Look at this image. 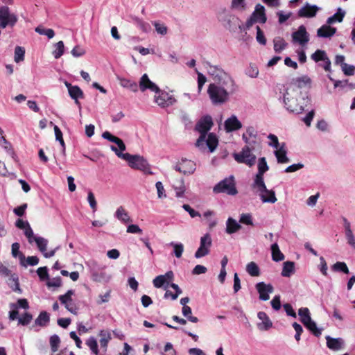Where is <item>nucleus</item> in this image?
<instances>
[{"label": "nucleus", "mask_w": 355, "mask_h": 355, "mask_svg": "<svg viewBox=\"0 0 355 355\" xmlns=\"http://www.w3.org/2000/svg\"><path fill=\"white\" fill-rule=\"evenodd\" d=\"M284 108L290 112L300 114L311 103L309 94L306 91H298L295 87H286L282 94Z\"/></svg>", "instance_id": "f257e3e1"}, {"label": "nucleus", "mask_w": 355, "mask_h": 355, "mask_svg": "<svg viewBox=\"0 0 355 355\" xmlns=\"http://www.w3.org/2000/svg\"><path fill=\"white\" fill-rule=\"evenodd\" d=\"M237 89L235 81L234 85L228 87L220 83H211L208 86L207 94L214 105H221L230 101V96Z\"/></svg>", "instance_id": "f03ea898"}, {"label": "nucleus", "mask_w": 355, "mask_h": 355, "mask_svg": "<svg viewBox=\"0 0 355 355\" xmlns=\"http://www.w3.org/2000/svg\"><path fill=\"white\" fill-rule=\"evenodd\" d=\"M110 148L115 153L118 157L125 160L129 166L134 169H137L144 171V173H151L150 171L149 164L147 160L142 156L139 155H130L129 153H121L115 147L111 146Z\"/></svg>", "instance_id": "7ed1b4c3"}, {"label": "nucleus", "mask_w": 355, "mask_h": 355, "mask_svg": "<svg viewBox=\"0 0 355 355\" xmlns=\"http://www.w3.org/2000/svg\"><path fill=\"white\" fill-rule=\"evenodd\" d=\"M208 73L212 76L214 83H220L228 87L234 85L233 78L219 66L209 64Z\"/></svg>", "instance_id": "20e7f679"}, {"label": "nucleus", "mask_w": 355, "mask_h": 355, "mask_svg": "<svg viewBox=\"0 0 355 355\" xmlns=\"http://www.w3.org/2000/svg\"><path fill=\"white\" fill-rule=\"evenodd\" d=\"M214 125L212 117L210 115H205L200 119L196 125V130L200 133V136L196 141L198 147H204V143L209 130Z\"/></svg>", "instance_id": "39448f33"}, {"label": "nucleus", "mask_w": 355, "mask_h": 355, "mask_svg": "<svg viewBox=\"0 0 355 355\" xmlns=\"http://www.w3.org/2000/svg\"><path fill=\"white\" fill-rule=\"evenodd\" d=\"M213 191L216 193H225L231 196L237 194L238 191L236 188L234 177L230 175L228 178L220 181L214 186Z\"/></svg>", "instance_id": "423d86ee"}, {"label": "nucleus", "mask_w": 355, "mask_h": 355, "mask_svg": "<svg viewBox=\"0 0 355 355\" xmlns=\"http://www.w3.org/2000/svg\"><path fill=\"white\" fill-rule=\"evenodd\" d=\"M300 321L312 334L319 337L322 334V329L317 327L316 323L311 319L309 309L306 307L300 308L298 310Z\"/></svg>", "instance_id": "0eeeda50"}, {"label": "nucleus", "mask_w": 355, "mask_h": 355, "mask_svg": "<svg viewBox=\"0 0 355 355\" xmlns=\"http://www.w3.org/2000/svg\"><path fill=\"white\" fill-rule=\"evenodd\" d=\"M218 20L226 29H228L231 32H236L237 28L240 30L244 28V27L240 24V20L237 17L226 11H223L219 14Z\"/></svg>", "instance_id": "6e6552de"}, {"label": "nucleus", "mask_w": 355, "mask_h": 355, "mask_svg": "<svg viewBox=\"0 0 355 355\" xmlns=\"http://www.w3.org/2000/svg\"><path fill=\"white\" fill-rule=\"evenodd\" d=\"M242 138L245 143L244 147L256 150L261 146V139L258 135L257 131L252 126L247 128L245 132L242 135Z\"/></svg>", "instance_id": "1a4fd4ad"}, {"label": "nucleus", "mask_w": 355, "mask_h": 355, "mask_svg": "<svg viewBox=\"0 0 355 355\" xmlns=\"http://www.w3.org/2000/svg\"><path fill=\"white\" fill-rule=\"evenodd\" d=\"M252 187L259 193L260 199L263 203H275L277 202V199L275 196V191L266 188L264 180L262 181L261 184L257 182H253Z\"/></svg>", "instance_id": "9d476101"}, {"label": "nucleus", "mask_w": 355, "mask_h": 355, "mask_svg": "<svg viewBox=\"0 0 355 355\" xmlns=\"http://www.w3.org/2000/svg\"><path fill=\"white\" fill-rule=\"evenodd\" d=\"M17 21V17L15 14L11 13L8 6L0 7V28H5L6 26H14Z\"/></svg>", "instance_id": "9b49d317"}, {"label": "nucleus", "mask_w": 355, "mask_h": 355, "mask_svg": "<svg viewBox=\"0 0 355 355\" xmlns=\"http://www.w3.org/2000/svg\"><path fill=\"white\" fill-rule=\"evenodd\" d=\"M253 150L252 149L243 147L240 153H234L233 157L237 162L252 166L256 162V156L252 153Z\"/></svg>", "instance_id": "f8f14e48"}, {"label": "nucleus", "mask_w": 355, "mask_h": 355, "mask_svg": "<svg viewBox=\"0 0 355 355\" xmlns=\"http://www.w3.org/2000/svg\"><path fill=\"white\" fill-rule=\"evenodd\" d=\"M154 98L155 103L161 107L171 106L176 102V99L172 94L160 90V89L157 93H155Z\"/></svg>", "instance_id": "ddd939ff"}, {"label": "nucleus", "mask_w": 355, "mask_h": 355, "mask_svg": "<svg viewBox=\"0 0 355 355\" xmlns=\"http://www.w3.org/2000/svg\"><path fill=\"white\" fill-rule=\"evenodd\" d=\"M211 244L212 240L210 234H205L200 238V247L195 252V257L199 259L209 254Z\"/></svg>", "instance_id": "4468645a"}, {"label": "nucleus", "mask_w": 355, "mask_h": 355, "mask_svg": "<svg viewBox=\"0 0 355 355\" xmlns=\"http://www.w3.org/2000/svg\"><path fill=\"white\" fill-rule=\"evenodd\" d=\"M74 291L69 290L65 294L60 295L58 299L70 313L76 315L78 313V306L72 299Z\"/></svg>", "instance_id": "2eb2a0df"}, {"label": "nucleus", "mask_w": 355, "mask_h": 355, "mask_svg": "<svg viewBox=\"0 0 355 355\" xmlns=\"http://www.w3.org/2000/svg\"><path fill=\"white\" fill-rule=\"evenodd\" d=\"M174 169L184 175L193 174L196 171V164L189 159L182 158L175 166Z\"/></svg>", "instance_id": "dca6fc26"}, {"label": "nucleus", "mask_w": 355, "mask_h": 355, "mask_svg": "<svg viewBox=\"0 0 355 355\" xmlns=\"http://www.w3.org/2000/svg\"><path fill=\"white\" fill-rule=\"evenodd\" d=\"M292 41L301 46H304L309 41V34L307 33L304 26L301 25L297 31L292 33Z\"/></svg>", "instance_id": "f3484780"}, {"label": "nucleus", "mask_w": 355, "mask_h": 355, "mask_svg": "<svg viewBox=\"0 0 355 355\" xmlns=\"http://www.w3.org/2000/svg\"><path fill=\"white\" fill-rule=\"evenodd\" d=\"M255 288L259 294V299L263 301L269 300V294L274 291V288L272 284H266L263 282L257 283L255 285Z\"/></svg>", "instance_id": "a211bd4d"}, {"label": "nucleus", "mask_w": 355, "mask_h": 355, "mask_svg": "<svg viewBox=\"0 0 355 355\" xmlns=\"http://www.w3.org/2000/svg\"><path fill=\"white\" fill-rule=\"evenodd\" d=\"M320 8L316 5H311L309 3H306L303 7H302L297 12V15L300 17L311 18L316 15Z\"/></svg>", "instance_id": "6ab92c4d"}, {"label": "nucleus", "mask_w": 355, "mask_h": 355, "mask_svg": "<svg viewBox=\"0 0 355 355\" xmlns=\"http://www.w3.org/2000/svg\"><path fill=\"white\" fill-rule=\"evenodd\" d=\"M64 85L68 89L70 97L75 101V103L80 108V103L78 101V98H83L84 96L81 89L78 86H73L67 81L64 82Z\"/></svg>", "instance_id": "aec40b11"}, {"label": "nucleus", "mask_w": 355, "mask_h": 355, "mask_svg": "<svg viewBox=\"0 0 355 355\" xmlns=\"http://www.w3.org/2000/svg\"><path fill=\"white\" fill-rule=\"evenodd\" d=\"M139 89L141 92H145L147 89H149L151 92L155 93H157L159 92V87L152 82L148 75L144 73L140 78L139 80Z\"/></svg>", "instance_id": "412c9836"}, {"label": "nucleus", "mask_w": 355, "mask_h": 355, "mask_svg": "<svg viewBox=\"0 0 355 355\" xmlns=\"http://www.w3.org/2000/svg\"><path fill=\"white\" fill-rule=\"evenodd\" d=\"M311 80L308 76H302L292 79L291 83L286 87H295L298 91H302V89L307 86L308 88L311 87Z\"/></svg>", "instance_id": "4be33fe9"}, {"label": "nucleus", "mask_w": 355, "mask_h": 355, "mask_svg": "<svg viewBox=\"0 0 355 355\" xmlns=\"http://www.w3.org/2000/svg\"><path fill=\"white\" fill-rule=\"evenodd\" d=\"M269 167L267 164L265 157H261L258 161V173H257L253 182H259L260 184L263 181V174L268 171Z\"/></svg>", "instance_id": "5701e85b"}, {"label": "nucleus", "mask_w": 355, "mask_h": 355, "mask_svg": "<svg viewBox=\"0 0 355 355\" xmlns=\"http://www.w3.org/2000/svg\"><path fill=\"white\" fill-rule=\"evenodd\" d=\"M242 127V123L235 115H232L225 121V130L227 132L238 130Z\"/></svg>", "instance_id": "b1692460"}, {"label": "nucleus", "mask_w": 355, "mask_h": 355, "mask_svg": "<svg viewBox=\"0 0 355 355\" xmlns=\"http://www.w3.org/2000/svg\"><path fill=\"white\" fill-rule=\"evenodd\" d=\"M327 340V346L329 349L334 351H338L343 349L345 345V341L341 338H334L330 336L325 337Z\"/></svg>", "instance_id": "393cba45"}, {"label": "nucleus", "mask_w": 355, "mask_h": 355, "mask_svg": "<svg viewBox=\"0 0 355 355\" xmlns=\"http://www.w3.org/2000/svg\"><path fill=\"white\" fill-rule=\"evenodd\" d=\"M257 317L261 320L257 324V327L261 331H267L272 326V322L265 312L260 311L257 314Z\"/></svg>", "instance_id": "a878e982"}, {"label": "nucleus", "mask_w": 355, "mask_h": 355, "mask_svg": "<svg viewBox=\"0 0 355 355\" xmlns=\"http://www.w3.org/2000/svg\"><path fill=\"white\" fill-rule=\"evenodd\" d=\"M274 154L279 164H285L290 162L289 158L287 157V150L285 143L281 144L279 148L275 150Z\"/></svg>", "instance_id": "bb28decb"}, {"label": "nucleus", "mask_w": 355, "mask_h": 355, "mask_svg": "<svg viewBox=\"0 0 355 355\" xmlns=\"http://www.w3.org/2000/svg\"><path fill=\"white\" fill-rule=\"evenodd\" d=\"M252 16L257 19L258 22L261 24L266 23L267 17L265 13V8L261 4H257L255 7L254 11L252 12Z\"/></svg>", "instance_id": "cd10ccee"}, {"label": "nucleus", "mask_w": 355, "mask_h": 355, "mask_svg": "<svg viewBox=\"0 0 355 355\" xmlns=\"http://www.w3.org/2000/svg\"><path fill=\"white\" fill-rule=\"evenodd\" d=\"M241 229V225L235 219L230 217L226 221V233L232 234Z\"/></svg>", "instance_id": "c85d7f7f"}, {"label": "nucleus", "mask_w": 355, "mask_h": 355, "mask_svg": "<svg viewBox=\"0 0 355 355\" xmlns=\"http://www.w3.org/2000/svg\"><path fill=\"white\" fill-rule=\"evenodd\" d=\"M336 28L331 27L329 25H323L318 29L317 35L320 37H330L336 33Z\"/></svg>", "instance_id": "c756f323"}, {"label": "nucleus", "mask_w": 355, "mask_h": 355, "mask_svg": "<svg viewBox=\"0 0 355 355\" xmlns=\"http://www.w3.org/2000/svg\"><path fill=\"white\" fill-rule=\"evenodd\" d=\"M114 216L123 223H128L132 221L128 211L122 206L117 208Z\"/></svg>", "instance_id": "7c9ffc66"}, {"label": "nucleus", "mask_w": 355, "mask_h": 355, "mask_svg": "<svg viewBox=\"0 0 355 355\" xmlns=\"http://www.w3.org/2000/svg\"><path fill=\"white\" fill-rule=\"evenodd\" d=\"M205 144H206L210 152H214L218 146V140L215 134L209 133L206 136Z\"/></svg>", "instance_id": "2f4dec72"}, {"label": "nucleus", "mask_w": 355, "mask_h": 355, "mask_svg": "<svg viewBox=\"0 0 355 355\" xmlns=\"http://www.w3.org/2000/svg\"><path fill=\"white\" fill-rule=\"evenodd\" d=\"M272 259L274 261H280L284 259V254L280 251L277 243H274L271 245Z\"/></svg>", "instance_id": "473e14b6"}, {"label": "nucleus", "mask_w": 355, "mask_h": 355, "mask_svg": "<svg viewBox=\"0 0 355 355\" xmlns=\"http://www.w3.org/2000/svg\"><path fill=\"white\" fill-rule=\"evenodd\" d=\"M39 263V259L36 256H29L26 259L23 254H20V263L21 266L26 267L29 266H36Z\"/></svg>", "instance_id": "72a5a7b5"}, {"label": "nucleus", "mask_w": 355, "mask_h": 355, "mask_svg": "<svg viewBox=\"0 0 355 355\" xmlns=\"http://www.w3.org/2000/svg\"><path fill=\"white\" fill-rule=\"evenodd\" d=\"M99 336H101V339L99 340L100 345L101 347L105 349V351H106L108 343L111 340V334L108 331L105 330H101L99 332Z\"/></svg>", "instance_id": "f704fd0d"}, {"label": "nucleus", "mask_w": 355, "mask_h": 355, "mask_svg": "<svg viewBox=\"0 0 355 355\" xmlns=\"http://www.w3.org/2000/svg\"><path fill=\"white\" fill-rule=\"evenodd\" d=\"M295 271L294 263L292 261H286L284 263L282 275L285 277H289Z\"/></svg>", "instance_id": "c9c22d12"}, {"label": "nucleus", "mask_w": 355, "mask_h": 355, "mask_svg": "<svg viewBox=\"0 0 355 355\" xmlns=\"http://www.w3.org/2000/svg\"><path fill=\"white\" fill-rule=\"evenodd\" d=\"M173 189L175 191V194L178 198H181L184 196L185 192V186L183 179H180L173 184Z\"/></svg>", "instance_id": "e433bc0d"}, {"label": "nucleus", "mask_w": 355, "mask_h": 355, "mask_svg": "<svg viewBox=\"0 0 355 355\" xmlns=\"http://www.w3.org/2000/svg\"><path fill=\"white\" fill-rule=\"evenodd\" d=\"M345 15V12L339 8L336 13L328 18L327 22L328 24H331L336 21L342 22Z\"/></svg>", "instance_id": "4c0bfd02"}, {"label": "nucleus", "mask_w": 355, "mask_h": 355, "mask_svg": "<svg viewBox=\"0 0 355 355\" xmlns=\"http://www.w3.org/2000/svg\"><path fill=\"white\" fill-rule=\"evenodd\" d=\"M8 285L14 291L18 292L19 293H21V290L19 287L18 277L17 275L12 274L10 276V278L8 279Z\"/></svg>", "instance_id": "58836bf2"}, {"label": "nucleus", "mask_w": 355, "mask_h": 355, "mask_svg": "<svg viewBox=\"0 0 355 355\" xmlns=\"http://www.w3.org/2000/svg\"><path fill=\"white\" fill-rule=\"evenodd\" d=\"M132 22L136 24L142 31L148 32L150 28V25L138 17H131Z\"/></svg>", "instance_id": "ea45409f"}, {"label": "nucleus", "mask_w": 355, "mask_h": 355, "mask_svg": "<svg viewBox=\"0 0 355 355\" xmlns=\"http://www.w3.org/2000/svg\"><path fill=\"white\" fill-rule=\"evenodd\" d=\"M246 271L252 277H257L260 275L259 268L254 261H251L247 264Z\"/></svg>", "instance_id": "a19ab883"}, {"label": "nucleus", "mask_w": 355, "mask_h": 355, "mask_svg": "<svg viewBox=\"0 0 355 355\" xmlns=\"http://www.w3.org/2000/svg\"><path fill=\"white\" fill-rule=\"evenodd\" d=\"M274 50L276 53H280L286 46L287 44L285 40L280 37H277L273 40Z\"/></svg>", "instance_id": "79ce46f5"}, {"label": "nucleus", "mask_w": 355, "mask_h": 355, "mask_svg": "<svg viewBox=\"0 0 355 355\" xmlns=\"http://www.w3.org/2000/svg\"><path fill=\"white\" fill-rule=\"evenodd\" d=\"M54 50L52 52L53 57L55 59L60 58L64 53V45L62 41H60L55 44Z\"/></svg>", "instance_id": "37998d69"}, {"label": "nucleus", "mask_w": 355, "mask_h": 355, "mask_svg": "<svg viewBox=\"0 0 355 355\" xmlns=\"http://www.w3.org/2000/svg\"><path fill=\"white\" fill-rule=\"evenodd\" d=\"M49 321V315L46 311H42L40 313L39 316L35 321V323L37 325L44 327L46 326V324Z\"/></svg>", "instance_id": "c03bdc74"}, {"label": "nucleus", "mask_w": 355, "mask_h": 355, "mask_svg": "<svg viewBox=\"0 0 355 355\" xmlns=\"http://www.w3.org/2000/svg\"><path fill=\"white\" fill-rule=\"evenodd\" d=\"M34 241L40 251L44 254L46 251L48 241L43 237L37 236L34 238Z\"/></svg>", "instance_id": "a18cd8bd"}, {"label": "nucleus", "mask_w": 355, "mask_h": 355, "mask_svg": "<svg viewBox=\"0 0 355 355\" xmlns=\"http://www.w3.org/2000/svg\"><path fill=\"white\" fill-rule=\"evenodd\" d=\"M331 269L335 272H343L345 274H349V270L345 262L338 261L331 266Z\"/></svg>", "instance_id": "49530a36"}, {"label": "nucleus", "mask_w": 355, "mask_h": 355, "mask_svg": "<svg viewBox=\"0 0 355 355\" xmlns=\"http://www.w3.org/2000/svg\"><path fill=\"white\" fill-rule=\"evenodd\" d=\"M86 345L89 347L92 353L96 355L98 354V343L95 338L89 337L86 341Z\"/></svg>", "instance_id": "de8ad7c7"}, {"label": "nucleus", "mask_w": 355, "mask_h": 355, "mask_svg": "<svg viewBox=\"0 0 355 355\" xmlns=\"http://www.w3.org/2000/svg\"><path fill=\"white\" fill-rule=\"evenodd\" d=\"M169 245L172 246L173 248V253L174 255L177 258H180L182 255L183 251H184V245L182 243H177L174 242H171L169 243Z\"/></svg>", "instance_id": "09e8293b"}, {"label": "nucleus", "mask_w": 355, "mask_h": 355, "mask_svg": "<svg viewBox=\"0 0 355 355\" xmlns=\"http://www.w3.org/2000/svg\"><path fill=\"white\" fill-rule=\"evenodd\" d=\"M35 32L40 35H43L47 36L49 39H51L54 37L55 33L54 31L51 28H44L42 26H37L35 28Z\"/></svg>", "instance_id": "8fccbe9b"}, {"label": "nucleus", "mask_w": 355, "mask_h": 355, "mask_svg": "<svg viewBox=\"0 0 355 355\" xmlns=\"http://www.w3.org/2000/svg\"><path fill=\"white\" fill-rule=\"evenodd\" d=\"M245 74L250 78H257L259 75L258 67L254 64L250 63L245 70Z\"/></svg>", "instance_id": "3c124183"}, {"label": "nucleus", "mask_w": 355, "mask_h": 355, "mask_svg": "<svg viewBox=\"0 0 355 355\" xmlns=\"http://www.w3.org/2000/svg\"><path fill=\"white\" fill-rule=\"evenodd\" d=\"M25 50L23 47L17 46L15 49V61L18 63L24 60Z\"/></svg>", "instance_id": "603ef678"}, {"label": "nucleus", "mask_w": 355, "mask_h": 355, "mask_svg": "<svg viewBox=\"0 0 355 355\" xmlns=\"http://www.w3.org/2000/svg\"><path fill=\"white\" fill-rule=\"evenodd\" d=\"M327 58L324 51L317 50L311 55V59L315 62L324 61Z\"/></svg>", "instance_id": "864d4df0"}, {"label": "nucleus", "mask_w": 355, "mask_h": 355, "mask_svg": "<svg viewBox=\"0 0 355 355\" xmlns=\"http://www.w3.org/2000/svg\"><path fill=\"white\" fill-rule=\"evenodd\" d=\"M60 343V339L58 335H53L50 338V345L53 352L58 351Z\"/></svg>", "instance_id": "5fc2aeb1"}, {"label": "nucleus", "mask_w": 355, "mask_h": 355, "mask_svg": "<svg viewBox=\"0 0 355 355\" xmlns=\"http://www.w3.org/2000/svg\"><path fill=\"white\" fill-rule=\"evenodd\" d=\"M239 223H243L247 225H253L252 216L250 214H242L239 218Z\"/></svg>", "instance_id": "6e6d98bb"}, {"label": "nucleus", "mask_w": 355, "mask_h": 355, "mask_svg": "<svg viewBox=\"0 0 355 355\" xmlns=\"http://www.w3.org/2000/svg\"><path fill=\"white\" fill-rule=\"evenodd\" d=\"M10 308L12 309H17V307L23 308L24 309H27L29 308L28 303L26 299H19L17 301V304L12 303L10 304Z\"/></svg>", "instance_id": "4d7b16f0"}, {"label": "nucleus", "mask_w": 355, "mask_h": 355, "mask_svg": "<svg viewBox=\"0 0 355 355\" xmlns=\"http://www.w3.org/2000/svg\"><path fill=\"white\" fill-rule=\"evenodd\" d=\"M257 29V35H256V40L257 41L262 45H266V39L264 36L263 32L261 31L259 26L256 27Z\"/></svg>", "instance_id": "13d9d810"}, {"label": "nucleus", "mask_w": 355, "mask_h": 355, "mask_svg": "<svg viewBox=\"0 0 355 355\" xmlns=\"http://www.w3.org/2000/svg\"><path fill=\"white\" fill-rule=\"evenodd\" d=\"M268 139L270 140V142L268 143V145L275 149H277L279 148L281 144L279 143L278 138L276 135L273 134H270L268 136Z\"/></svg>", "instance_id": "bf43d9fd"}, {"label": "nucleus", "mask_w": 355, "mask_h": 355, "mask_svg": "<svg viewBox=\"0 0 355 355\" xmlns=\"http://www.w3.org/2000/svg\"><path fill=\"white\" fill-rule=\"evenodd\" d=\"M345 238L347 241V243L355 250V236L354 235V233L352 231L345 232Z\"/></svg>", "instance_id": "052dcab7"}, {"label": "nucleus", "mask_w": 355, "mask_h": 355, "mask_svg": "<svg viewBox=\"0 0 355 355\" xmlns=\"http://www.w3.org/2000/svg\"><path fill=\"white\" fill-rule=\"evenodd\" d=\"M32 319L33 317L31 314H30L29 313H25L21 317L18 318V322L19 324H21L22 325H27L31 322Z\"/></svg>", "instance_id": "680f3d73"}, {"label": "nucleus", "mask_w": 355, "mask_h": 355, "mask_svg": "<svg viewBox=\"0 0 355 355\" xmlns=\"http://www.w3.org/2000/svg\"><path fill=\"white\" fill-rule=\"evenodd\" d=\"M231 6L232 8L239 10H244L245 9L244 0H232Z\"/></svg>", "instance_id": "e2e57ef3"}, {"label": "nucleus", "mask_w": 355, "mask_h": 355, "mask_svg": "<svg viewBox=\"0 0 355 355\" xmlns=\"http://www.w3.org/2000/svg\"><path fill=\"white\" fill-rule=\"evenodd\" d=\"M153 24L158 34L165 35L167 33V27L164 24H160L157 21H155Z\"/></svg>", "instance_id": "0e129e2a"}, {"label": "nucleus", "mask_w": 355, "mask_h": 355, "mask_svg": "<svg viewBox=\"0 0 355 355\" xmlns=\"http://www.w3.org/2000/svg\"><path fill=\"white\" fill-rule=\"evenodd\" d=\"M155 187L157 189L158 198H164L166 197L164 187L161 182H157Z\"/></svg>", "instance_id": "69168bd1"}, {"label": "nucleus", "mask_w": 355, "mask_h": 355, "mask_svg": "<svg viewBox=\"0 0 355 355\" xmlns=\"http://www.w3.org/2000/svg\"><path fill=\"white\" fill-rule=\"evenodd\" d=\"M37 273L40 279L42 280L49 279L48 268L46 266L40 267L39 268H37Z\"/></svg>", "instance_id": "338daca9"}, {"label": "nucleus", "mask_w": 355, "mask_h": 355, "mask_svg": "<svg viewBox=\"0 0 355 355\" xmlns=\"http://www.w3.org/2000/svg\"><path fill=\"white\" fill-rule=\"evenodd\" d=\"M343 73L346 76H352L355 71V67L353 65H349L346 64H343V66L341 67Z\"/></svg>", "instance_id": "774afa93"}]
</instances>
